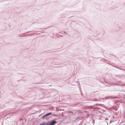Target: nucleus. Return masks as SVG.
Segmentation results:
<instances>
[{
    "mask_svg": "<svg viewBox=\"0 0 125 125\" xmlns=\"http://www.w3.org/2000/svg\"><path fill=\"white\" fill-rule=\"evenodd\" d=\"M57 123L55 120L52 119L50 121L48 122V125H55Z\"/></svg>",
    "mask_w": 125,
    "mask_h": 125,
    "instance_id": "nucleus-1",
    "label": "nucleus"
},
{
    "mask_svg": "<svg viewBox=\"0 0 125 125\" xmlns=\"http://www.w3.org/2000/svg\"><path fill=\"white\" fill-rule=\"evenodd\" d=\"M104 99V98H101L98 99H96L95 98V99H94V100H93L94 101H100V99Z\"/></svg>",
    "mask_w": 125,
    "mask_h": 125,
    "instance_id": "nucleus-2",
    "label": "nucleus"
},
{
    "mask_svg": "<svg viewBox=\"0 0 125 125\" xmlns=\"http://www.w3.org/2000/svg\"><path fill=\"white\" fill-rule=\"evenodd\" d=\"M110 98H115V97L114 96H108L107 97L105 98L104 99H108Z\"/></svg>",
    "mask_w": 125,
    "mask_h": 125,
    "instance_id": "nucleus-3",
    "label": "nucleus"
},
{
    "mask_svg": "<svg viewBox=\"0 0 125 125\" xmlns=\"http://www.w3.org/2000/svg\"><path fill=\"white\" fill-rule=\"evenodd\" d=\"M52 114V113L51 112H49L47 114V115L48 116Z\"/></svg>",
    "mask_w": 125,
    "mask_h": 125,
    "instance_id": "nucleus-4",
    "label": "nucleus"
},
{
    "mask_svg": "<svg viewBox=\"0 0 125 125\" xmlns=\"http://www.w3.org/2000/svg\"><path fill=\"white\" fill-rule=\"evenodd\" d=\"M43 125H48V122L47 123V122H45V123H43Z\"/></svg>",
    "mask_w": 125,
    "mask_h": 125,
    "instance_id": "nucleus-5",
    "label": "nucleus"
},
{
    "mask_svg": "<svg viewBox=\"0 0 125 125\" xmlns=\"http://www.w3.org/2000/svg\"><path fill=\"white\" fill-rule=\"evenodd\" d=\"M113 66L114 67H115V68H116V67H117V66H116V65H113Z\"/></svg>",
    "mask_w": 125,
    "mask_h": 125,
    "instance_id": "nucleus-6",
    "label": "nucleus"
},
{
    "mask_svg": "<svg viewBox=\"0 0 125 125\" xmlns=\"http://www.w3.org/2000/svg\"><path fill=\"white\" fill-rule=\"evenodd\" d=\"M45 117L44 115L42 117V119H43Z\"/></svg>",
    "mask_w": 125,
    "mask_h": 125,
    "instance_id": "nucleus-7",
    "label": "nucleus"
},
{
    "mask_svg": "<svg viewBox=\"0 0 125 125\" xmlns=\"http://www.w3.org/2000/svg\"><path fill=\"white\" fill-rule=\"evenodd\" d=\"M43 123H42L40 124V125H43Z\"/></svg>",
    "mask_w": 125,
    "mask_h": 125,
    "instance_id": "nucleus-8",
    "label": "nucleus"
},
{
    "mask_svg": "<svg viewBox=\"0 0 125 125\" xmlns=\"http://www.w3.org/2000/svg\"><path fill=\"white\" fill-rule=\"evenodd\" d=\"M104 123H106L107 124V125H108V123L106 122H104Z\"/></svg>",
    "mask_w": 125,
    "mask_h": 125,
    "instance_id": "nucleus-9",
    "label": "nucleus"
},
{
    "mask_svg": "<svg viewBox=\"0 0 125 125\" xmlns=\"http://www.w3.org/2000/svg\"><path fill=\"white\" fill-rule=\"evenodd\" d=\"M44 116H45V117L46 116H48L47 115V114H45V115H44Z\"/></svg>",
    "mask_w": 125,
    "mask_h": 125,
    "instance_id": "nucleus-10",
    "label": "nucleus"
},
{
    "mask_svg": "<svg viewBox=\"0 0 125 125\" xmlns=\"http://www.w3.org/2000/svg\"><path fill=\"white\" fill-rule=\"evenodd\" d=\"M116 68H118V69H120V68H119V67H117H117H116Z\"/></svg>",
    "mask_w": 125,
    "mask_h": 125,
    "instance_id": "nucleus-11",
    "label": "nucleus"
},
{
    "mask_svg": "<svg viewBox=\"0 0 125 125\" xmlns=\"http://www.w3.org/2000/svg\"><path fill=\"white\" fill-rule=\"evenodd\" d=\"M120 69L121 70H123L121 68H120Z\"/></svg>",
    "mask_w": 125,
    "mask_h": 125,
    "instance_id": "nucleus-12",
    "label": "nucleus"
},
{
    "mask_svg": "<svg viewBox=\"0 0 125 125\" xmlns=\"http://www.w3.org/2000/svg\"><path fill=\"white\" fill-rule=\"evenodd\" d=\"M31 32V31H28L27 32V33H29V32Z\"/></svg>",
    "mask_w": 125,
    "mask_h": 125,
    "instance_id": "nucleus-13",
    "label": "nucleus"
}]
</instances>
